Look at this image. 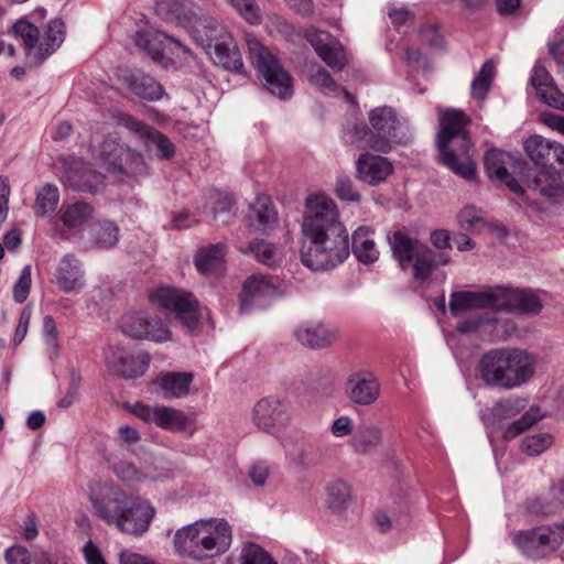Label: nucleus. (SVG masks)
Segmentation results:
<instances>
[{
  "mask_svg": "<svg viewBox=\"0 0 564 564\" xmlns=\"http://www.w3.org/2000/svg\"><path fill=\"white\" fill-rule=\"evenodd\" d=\"M301 230V261L312 271L333 269L348 258V232L329 195L318 192L305 198Z\"/></svg>",
  "mask_w": 564,
  "mask_h": 564,
  "instance_id": "1",
  "label": "nucleus"
},
{
  "mask_svg": "<svg viewBox=\"0 0 564 564\" xmlns=\"http://www.w3.org/2000/svg\"><path fill=\"white\" fill-rule=\"evenodd\" d=\"M89 490L96 514L107 524L132 536H142L149 531L156 514L149 499L112 482H94Z\"/></svg>",
  "mask_w": 564,
  "mask_h": 564,
  "instance_id": "2",
  "label": "nucleus"
},
{
  "mask_svg": "<svg viewBox=\"0 0 564 564\" xmlns=\"http://www.w3.org/2000/svg\"><path fill=\"white\" fill-rule=\"evenodd\" d=\"M176 554L202 564H215L231 547L234 528L226 518H200L177 529L173 535Z\"/></svg>",
  "mask_w": 564,
  "mask_h": 564,
  "instance_id": "3",
  "label": "nucleus"
},
{
  "mask_svg": "<svg viewBox=\"0 0 564 564\" xmlns=\"http://www.w3.org/2000/svg\"><path fill=\"white\" fill-rule=\"evenodd\" d=\"M468 117L460 110L447 109L440 113L437 149L444 166L455 174L473 180L476 166L470 154V141L466 131Z\"/></svg>",
  "mask_w": 564,
  "mask_h": 564,
  "instance_id": "4",
  "label": "nucleus"
},
{
  "mask_svg": "<svg viewBox=\"0 0 564 564\" xmlns=\"http://www.w3.org/2000/svg\"><path fill=\"white\" fill-rule=\"evenodd\" d=\"M535 369V356L519 348L492 349L479 362L480 377L487 384L509 390L527 383Z\"/></svg>",
  "mask_w": 564,
  "mask_h": 564,
  "instance_id": "5",
  "label": "nucleus"
},
{
  "mask_svg": "<svg viewBox=\"0 0 564 564\" xmlns=\"http://www.w3.org/2000/svg\"><path fill=\"white\" fill-rule=\"evenodd\" d=\"M369 121L373 132L365 124H356L350 131V142L360 149L388 152L393 144L406 142L409 139L408 126L397 118L392 108L379 107L371 110Z\"/></svg>",
  "mask_w": 564,
  "mask_h": 564,
  "instance_id": "6",
  "label": "nucleus"
},
{
  "mask_svg": "<svg viewBox=\"0 0 564 564\" xmlns=\"http://www.w3.org/2000/svg\"><path fill=\"white\" fill-rule=\"evenodd\" d=\"M98 159L108 175L116 182L129 183L144 177L149 173L143 155L121 144L115 135L104 139L98 151Z\"/></svg>",
  "mask_w": 564,
  "mask_h": 564,
  "instance_id": "7",
  "label": "nucleus"
},
{
  "mask_svg": "<svg viewBox=\"0 0 564 564\" xmlns=\"http://www.w3.org/2000/svg\"><path fill=\"white\" fill-rule=\"evenodd\" d=\"M194 40L209 54L215 64L231 72H241V54L227 29L218 23H199L193 31Z\"/></svg>",
  "mask_w": 564,
  "mask_h": 564,
  "instance_id": "8",
  "label": "nucleus"
},
{
  "mask_svg": "<svg viewBox=\"0 0 564 564\" xmlns=\"http://www.w3.org/2000/svg\"><path fill=\"white\" fill-rule=\"evenodd\" d=\"M249 58L265 83L267 89L280 99H288L293 95V79L273 55L254 36L247 35Z\"/></svg>",
  "mask_w": 564,
  "mask_h": 564,
  "instance_id": "9",
  "label": "nucleus"
},
{
  "mask_svg": "<svg viewBox=\"0 0 564 564\" xmlns=\"http://www.w3.org/2000/svg\"><path fill=\"white\" fill-rule=\"evenodd\" d=\"M149 301L161 308L174 311L177 319L189 332L198 323V307L195 297L185 291L169 286L158 288L149 294Z\"/></svg>",
  "mask_w": 564,
  "mask_h": 564,
  "instance_id": "10",
  "label": "nucleus"
},
{
  "mask_svg": "<svg viewBox=\"0 0 564 564\" xmlns=\"http://www.w3.org/2000/svg\"><path fill=\"white\" fill-rule=\"evenodd\" d=\"M132 413L145 423L154 424L170 433L192 434L196 430L194 420L184 411L173 406L137 403L132 408Z\"/></svg>",
  "mask_w": 564,
  "mask_h": 564,
  "instance_id": "11",
  "label": "nucleus"
},
{
  "mask_svg": "<svg viewBox=\"0 0 564 564\" xmlns=\"http://www.w3.org/2000/svg\"><path fill=\"white\" fill-rule=\"evenodd\" d=\"M252 422L258 430L278 436L292 422L291 406L279 397L262 398L252 409Z\"/></svg>",
  "mask_w": 564,
  "mask_h": 564,
  "instance_id": "12",
  "label": "nucleus"
},
{
  "mask_svg": "<svg viewBox=\"0 0 564 564\" xmlns=\"http://www.w3.org/2000/svg\"><path fill=\"white\" fill-rule=\"evenodd\" d=\"M345 393L351 403L368 406L380 398L381 384L371 370L357 369L348 375Z\"/></svg>",
  "mask_w": 564,
  "mask_h": 564,
  "instance_id": "13",
  "label": "nucleus"
},
{
  "mask_svg": "<svg viewBox=\"0 0 564 564\" xmlns=\"http://www.w3.org/2000/svg\"><path fill=\"white\" fill-rule=\"evenodd\" d=\"M104 356L109 370L128 379L142 376L149 366L148 354H133L119 346H109Z\"/></svg>",
  "mask_w": 564,
  "mask_h": 564,
  "instance_id": "14",
  "label": "nucleus"
},
{
  "mask_svg": "<svg viewBox=\"0 0 564 564\" xmlns=\"http://www.w3.org/2000/svg\"><path fill=\"white\" fill-rule=\"evenodd\" d=\"M305 39L315 50L321 59L334 70H343L348 62L347 54L341 43L330 33L308 29Z\"/></svg>",
  "mask_w": 564,
  "mask_h": 564,
  "instance_id": "15",
  "label": "nucleus"
},
{
  "mask_svg": "<svg viewBox=\"0 0 564 564\" xmlns=\"http://www.w3.org/2000/svg\"><path fill=\"white\" fill-rule=\"evenodd\" d=\"M116 120L119 126L134 133L147 147L155 145L161 159L169 160L174 156L175 148L173 143L160 131L126 112L118 113Z\"/></svg>",
  "mask_w": 564,
  "mask_h": 564,
  "instance_id": "16",
  "label": "nucleus"
},
{
  "mask_svg": "<svg viewBox=\"0 0 564 564\" xmlns=\"http://www.w3.org/2000/svg\"><path fill=\"white\" fill-rule=\"evenodd\" d=\"M278 294V288L262 274L248 278L240 294V310L249 312L253 307L267 306L270 299Z\"/></svg>",
  "mask_w": 564,
  "mask_h": 564,
  "instance_id": "17",
  "label": "nucleus"
},
{
  "mask_svg": "<svg viewBox=\"0 0 564 564\" xmlns=\"http://www.w3.org/2000/svg\"><path fill=\"white\" fill-rule=\"evenodd\" d=\"M293 336L301 345L312 349L332 346L337 339V329L319 322H306L293 329Z\"/></svg>",
  "mask_w": 564,
  "mask_h": 564,
  "instance_id": "18",
  "label": "nucleus"
},
{
  "mask_svg": "<svg viewBox=\"0 0 564 564\" xmlns=\"http://www.w3.org/2000/svg\"><path fill=\"white\" fill-rule=\"evenodd\" d=\"M496 311L538 313L542 308L539 297L524 290L496 288Z\"/></svg>",
  "mask_w": 564,
  "mask_h": 564,
  "instance_id": "19",
  "label": "nucleus"
},
{
  "mask_svg": "<svg viewBox=\"0 0 564 564\" xmlns=\"http://www.w3.org/2000/svg\"><path fill=\"white\" fill-rule=\"evenodd\" d=\"M514 165L516 159L499 149H491L485 155V170L488 176L506 184L512 192L520 193L522 187L509 172Z\"/></svg>",
  "mask_w": 564,
  "mask_h": 564,
  "instance_id": "20",
  "label": "nucleus"
},
{
  "mask_svg": "<svg viewBox=\"0 0 564 564\" xmlns=\"http://www.w3.org/2000/svg\"><path fill=\"white\" fill-rule=\"evenodd\" d=\"M118 78L123 87L141 99L156 101L163 97L164 89L162 85L140 70H121Z\"/></svg>",
  "mask_w": 564,
  "mask_h": 564,
  "instance_id": "21",
  "label": "nucleus"
},
{
  "mask_svg": "<svg viewBox=\"0 0 564 564\" xmlns=\"http://www.w3.org/2000/svg\"><path fill=\"white\" fill-rule=\"evenodd\" d=\"M356 172L360 181L369 185H377L392 174L393 165L381 155L362 153L356 162Z\"/></svg>",
  "mask_w": 564,
  "mask_h": 564,
  "instance_id": "22",
  "label": "nucleus"
},
{
  "mask_svg": "<svg viewBox=\"0 0 564 564\" xmlns=\"http://www.w3.org/2000/svg\"><path fill=\"white\" fill-rule=\"evenodd\" d=\"M135 44L148 51L150 56L154 61H161L163 57V50L165 44H173L178 51H173L178 57L192 56L191 50L181 43L177 39L173 36H169L166 33L161 31H155L153 33L149 32H138L134 37Z\"/></svg>",
  "mask_w": 564,
  "mask_h": 564,
  "instance_id": "23",
  "label": "nucleus"
},
{
  "mask_svg": "<svg viewBox=\"0 0 564 564\" xmlns=\"http://www.w3.org/2000/svg\"><path fill=\"white\" fill-rule=\"evenodd\" d=\"M496 288L481 292L463 291L453 293L449 301V310L454 316L477 308H491L496 311Z\"/></svg>",
  "mask_w": 564,
  "mask_h": 564,
  "instance_id": "24",
  "label": "nucleus"
},
{
  "mask_svg": "<svg viewBox=\"0 0 564 564\" xmlns=\"http://www.w3.org/2000/svg\"><path fill=\"white\" fill-rule=\"evenodd\" d=\"M530 83L538 97L547 106L564 110V94L558 89L554 79L540 64H535L530 77Z\"/></svg>",
  "mask_w": 564,
  "mask_h": 564,
  "instance_id": "25",
  "label": "nucleus"
},
{
  "mask_svg": "<svg viewBox=\"0 0 564 564\" xmlns=\"http://www.w3.org/2000/svg\"><path fill=\"white\" fill-rule=\"evenodd\" d=\"M56 283L66 293L78 292L85 285L82 263L72 254L63 257L55 274Z\"/></svg>",
  "mask_w": 564,
  "mask_h": 564,
  "instance_id": "26",
  "label": "nucleus"
},
{
  "mask_svg": "<svg viewBox=\"0 0 564 564\" xmlns=\"http://www.w3.org/2000/svg\"><path fill=\"white\" fill-rule=\"evenodd\" d=\"M278 221V213L267 196H259L250 207L247 226L253 232L264 234L271 230Z\"/></svg>",
  "mask_w": 564,
  "mask_h": 564,
  "instance_id": "27",
  "label": "nucleus"
},
{
  "mask_svg": "<svg viewBox=\"0 0 564 564\" xmlns=\"http://www.w3.org/2000/svg\"><path fill=\"white\" fill-rule=\"evenodd\" d=\"M388 241L392 251L393 258L399 262L402 270H410L412 262L419 252V249L424 245L417 239L411 238L402 230H395L388 235Z\"/></svg>",
  "mask_w": 564,
  "mask_h": 564,
  "instance_id": "28",
  "label": "nucleus"
},
{
  "mask_svg": "<svg viewBox=\"0 0 564 564\" xmlns=\"http://www.w3.org/2000/svg\"><path fill=\"white\" fill-rule=\"evenodd\" d=\"M528 186L546 197L564 193L561 174L553 166H541L533 175L527 176Z\"/></svg>",
  "mask_w": 564,
  "mask_h": 564,
  "instance_id": "29",
  "label": "nucleus"
},
{
  "mask_svg": "<svg viewBox=\"0 0 564 564\" xmlns=\"http://www.w3.org/2000/svg\"><path fill=\"white\" fill-rule=\"evenodd\" d=\"M383 429L376 422H362L352 435L350 446L356 454L366 455L381 446Z\"/></svg>",
  "mask_w": 564,
  "mask_h": 564,
  "instance_id": "30",
  "label": "nucleus"
},
{
  "mask_svg": "<svg viewBox=\"0 0 564 564\" xmlns=\"http://www.w3.org/2000/svg\"><path fill=\"white\" fill-rule=\"evenodd\" d=\"M451 262V257L446 252H436L426 245H423L416 253L412 267L413 276L416 280H426L438 267Z\"/></svg>",
  "mask_w": 564,
  "mask_h": 564,
  "instance_id": "31",
  "label": "nucleus"
},
{
  "mask_svg": "<svg viewBox=\"0 0 564 564\" xmlns=\"http://www.w3.org/2000/svg\"><path fill=\"white\" fill-rule=\"evenodd\" d=\"M109 468L118 479L127 485H142L141 464L137 465L128 458L121 449H116L107 455Z\"/></svg>",
  "mask_w": 564,
  "mask_h": 564,
  "instance_id": "32",
  "label": "nucleus"
},
{
  "mask_svg": "<svg viewBox=\"0 0 564 564\" xmlns=\"http://www.w3.org/2000/svg\"><path fill=\"white\" fill-rule=\"evenodd\" d=\"M68 184L79 191L97 192L105 185V177L80 162L73 163L66 172Z\"/></svg>",
  "mask_w": 564,
  "mask_h": 564,
  "instance_id": "33",
  "label": "nucleus"
},
{
  "mask_svg": "<svg viewBox=\"0 0 564 564\" xmlns=\"http://www.w3.org/2000/svg\"><path fill=\"white\" fill-rule=\"evenodd\" d=\"M226 246L224 243L208 245L197 250L194 264L202 274L221 272L225 269Z\"/></svg>",
  "mask_w": 564,
  "mask_h": 564,
  "instance_id": "34",
  "label": "nucleus"
},
{
  "mask_svg": "<svg viewBox=\"0 0 564 564\" xmlns=\"http://www.w3.org/2000/svg\"><path fill=\"white\" fill-rule=\"evenodd\" d=\"M352 252L356 258L365 263L370 264L379 259V249L375 241V231L368 226L357 228L352 234Z\"/></svg>",
  "mask_w": 564,
  "mask_h": 564,
  "instance_id": "35",
  "label": "nucleus"
},
{
  "mask_svg": "<svg viewBox=\"0 0 564 564\" xmlns=\"http://www.w3.org/2000/svg\"><path fill=\"white\" fill-rule=\"evenodd\" d=\"M65 24L58 19H52L44 28L37 44V62L52 55L65 40Z\"/></svg>",
  "mask_w": 564,
  "mask_h": 564,
  "instance_id": "36",
  "label": "nucleus"
},
{
  "mask_svg": "<svg viewBox=\"0 0 564 564\" xmlns=\"http://www.w3.org/2000/svg\"><path fill=\"white\" fill-rule=\"evenodd\" d=\"M513 543L521 554L529 558L541 560L546 557L540 527L516 532Z\"/></svg>",
  "mask_w": 564,
  "mask_h": 564,
  "instance_id": "37",
  "label": "nucleus"
},
{
  "mask_svg": "<svg viewBox=\"0 0 564 564\" xmlns=\"http://www.w3.org/2000/svg\"><path fill=\"white\" fill-rule=\"evenodd\" d=\"M193 378L192 372H169L158 380V386L163 398L181 399L188 394Z\"/></svg>",
  "mask_w": 564,
  "mask_h": 564,
  "instance_id": "38",
  "label": "nucleus"
},
{
  "mask_svg": "<svg viewBox=\"0 0 564 564\" xmlns=\"http://www.w3.org/2000/svg\"><path fill=\"white\" fill-rule=\"evenodd\" d=\"M148 313L145 312H129L120 319L121 332L137 340H145V338H160L161 334L148 332Z\"/></svg>",
  "mask_w": 564,
  "mask_h": 564,
  "instance_id": "39",
  "label": "nucleus"
},
{
  "mask_svg": "<svg viewBox=\"0 0 564 564\" xmlns=\"http://www.w3.org/2000/svg\"><path fill=\"white\" fill-rule=\"evenodd\" d=\"M94 207L84 202H75L63 205L59 209L62 223L68 228H77L88 223L94 217Z\"/></svg>",
  "mask_w": 564,
  "mask_h": 564,
  "instance_id": "40",
  "label": "nucleus"
},
{
  "mask_svg": "<svg viewBox=\"0 0 564 564\" xmlns=\"http://www.w3.org/2000/svg\"><path fill=\"white\" fill-rule=\"evenodd\" d=\"M326 501L334 511H341L352 501L351 486L343 480L335 479L326 486Z\"/></svg>",
  "mask_w": 564,
  "mask_h": 564,
  "instance_id": "41",
  "label": "nucleus"
},
{
  "mask_svg": "<svg viewBox=\"0 0 564 564\" xmlns=\"http://www.w3.org/2000/svg\"><path fill=\"white\" fill-rule=\"evenodd\" d=\"M41 338L44 346V352L50 359V361H54L59 357L61 348H59V333L57 330V325L54 318L50 315L43 317L42 321V329H41Z\"/></svg>",
  "mask_w": 564,
  "mask_h": 564,
  "instance_id": "42",
  "label": "nucleus"
},
{
  "mask_svg": "<svg viewBox=\"0 0 564 564\" xmlns=\"http://www.w3.org/2000/svg\"><path fill=\"white\" fill-rule=\"evenodd\" d=\"M248 249L253 253L258 261L268 267H276L281 264L284 258L281 248L263 240L251 242L248 246Z\"/></svg>",
  "mask_w": 564,
  "mask_h": 564,
  "instance_id": "43",
  "label": "nucleus"
},
{
  "mask_svg": "<svg viewBox=\"0 0 564 564\" xmlns=\"http://www.w3.org/2000/svg\"><path fill=\"white\" fill-rule=\"evenodd\" d=\"M541 417L539 408L531 406L518 420L512 421L505 427L502 432L503 440L510 441L516 438L536 424Z\"/></svg>",
  "mask_w": 564,
  "mask_h": 564,
  "instance_id": "44",
  "label": "nucleus"
},
{
  "mask_svg": "<svg viewBox=\"0 0 564 564\" xmlns=\"http://www.w3.org/2000/svg\"><path fill=\"white\" fill-rule=\"evenodd\" d=\"M552 141L541 137L531 135L524 141V151L530 160L538 166H545L551 155Z\"/></svg>",
  "mask_w": 564,
  "mask_h": 564,
  "instance_id": "45",
  "label": "nucleus"
},
{
  "mask_svg": "<svg viewBox=\"0 0 564 564\" xmlns=\"http://www.w3.org/2000/svg\"><path fill=\"white\" fill-rule=\"evenodd\" d=\"M119 227L110 220L98 221L94 227V242L98 248H112L119 241Z\"/></svg>",
  "mask_w": 564,
  "mask_h": 564,
  "instance_id": "46",
  "label": "nucleus"
},
{
  "mask_svg": "<svg viewBox=\"0 0 564 564\" xmlns=\"http://www.w3.org/2000/svg\"><path fill=\"white\" fill-rule=\"evenodd\" d=\"M540 531L546 556L560 550L564 544V522L540 525Z\"/></svg>",
  "mask_w": 564,
  "mask_h": 564,
  "instance_id": "47",
  "label": "nucleus"
},
{
  "mask_svg": "<svg viewBox=\"0 0 564 564\" xmlns=\"http://www.w3.org/2000/svg\"><path fill=\"white\" fill-rule=\"evenodd\" d=\"M525 408V400L521 398H507L497 401L490 409V414L496 421L511 419Z\"/></svg>",
  "mask_w": 564,
  "mask_h": 564,
  "instance_id": "48",
  "label": "nucleus"
},
{
  "mask_svg": "<svg viewBox=\"0 0 564 564\" xmlns=\"http://www.w3.org/2000/svg\"><path fill=\"white\" fill-rule=\"evenodd\" d=\"M238 562L239 564H276L265 550L251 542L241 545Z\"/></svg>",
  "mask_w": 564,
  "mask_h": 564,
  "instance_id": "49",
  "label": "nucleus"
},
{
  "mask_svg": "<svg viewBox=\"0 0 564 564\" xmlns=\"http://www.w3.org/2000/svg\"><path fill=\"white\" fill-rule=\"evenodd\" d=\"M554 438L550 433H538L525 436L521 442V452L528 456H538L553 445Z\"/></svg>",
  "mask_w": 564,
  "mask_h": 564,
  "instance_id": "50",
  "label": "nucleus"
},
{
  "mask_svg": "<svg viewBox=\"0 0 564 564\" xmlns=\"http://www.w3.org/2000/svg\"><path fill=\"white\" fill-rule=\"evenodd\" d=\"M494 68L495 66L491 61H487L482 64L471 83V95L474 98L479 100L485 99L491 85Z\"/></svg>",
  "mask_w": 564,
  "mask_h": 564,
  "instance_id": "51",
  "label": "nucleus"
},
{
  "mask_svg": "<svg viewBox=\"0 0 564 564\" xmlns=\"http://www.w3.org/2000/svg\"><path fill=\"white\" fill-rule=\"evenodd\" d=\"M232 207L231 197L217 189H210L206 196L204 208L213 218L220 214L229 213Z\"/></svg>",
  "mask_w": 564,
  "mask_h": 564,
  "instance_id": "52",
  "label": "nucleus"
},
{
  "mask_svg": "<svg viewBox=\"0 0 564 564\" xmlns=\"http://www.w3.org/2000/svg\"><path fill=\"white\" fill-rule=\"evenodd\" d=\"M163 459H153L152 462L141 463L142 484L156 482L169 478L172 474L171 468Z\"/></svg>",
  "mask_w": 564,
  "mask_h": 564,
  "instance_id": "53",
  "label": "nucleus"
},
{
  "mask_svg": "<svg viewBox=\"0 0 564 564\" xmlns=\"http://www.w3.org/2000/svg\"><path fill=\"white\" fill-rule=\"evenodd\" d=\"M308 82L325 94H335L339 90L329 73L318 65H312L307 70Z\"/></svg>",
  "mask_w": 564,
  "mask_h": 564,
  "instance_id": "54",
  "label": "nucleus"
},
{
  "mask_svg": "<svg viewBox=\"0 0 564 564\" xmlns=\"http://www.w3.org/2000/svg\"><path fill=\"white\" fill-rule=\"evenodd\" d=\"M59 200L56 186L47 184L37 193V216H44L54 212Z\"/></svg>",
  "mask_w": 564,
  "mask_h": 564,
  "instance_id": "55",
  "label": "nucleus"
},
{
  "mask_svg": "<svg viewBox=\"0 0 564 564\" xmlns=\"http://www.w3.org/2000/svg\"><path fill=\"white\" fill-rule=\"evenodd\" d=\"M12 32L23 41L26 52L35 46V26L26 18L19 19L12 25Z\"/></svg>",
  "mask_w": 564,
  "mask_h": 564,
  "instance_id": "56",
  "label": "nucleus"
},
{
  "mask_svg": "<svg viewBox=\"0 0 564 564\" xmlns=\"http://www.w3.org/2000/svg\"><path fill=\"white\" fill-rule=\"evenodd\" d=\"M32 286V269L31 265H26L21 274L19 280L13 285V300L17 303H23L31 291Z\"/></svg>",
  "mask_w": 564,
  "mask_h": 564,
  "instance_id": "57",
  "label": "nucleus"
},
{
  "mask_svg": "<svg viewBox=\"0 0 564 564\" xmlns=\"http://www.w3.org/2000/svg\"><path fill=\"white\" fill-rule=\"evenodd\" d=\"M271 465L265 460L254 462L248 471L251 482L256 487H264L271 476Z\"/></svg>",
  "mask_w": 564,
  "mask_h": 564,
  "instance_id": "58",
  "label": "nucleus"
},
{
  "mask_svg": "<svg viewBox=\"0 0 564 564\" xmlns=\"http://www.w3.org/2000/svg\"><path fill=\"white\" fill-rule=\"evenodd\" d=\"M335 193L341 200L358 203L361 199V195L355 188L352 181L348 177L337 178Z\"/></svg>",
  "mask_w": 564,
  "mask_h": 564,
  "instance_id": "59",
  "label": "nucleus"
},
{
  "mask_svg": "<svg viewBox=\"0 0 564 564\" xmlns=\"http://www.w3.org/2000/svg\"><path fill=\"white\" fill-rule=\"evenodd\" d=\"M227 2L249 22L258 21V7L254 0H227Z\"/></svg>",
  "mask_w": 564,
  "mask_h": 564,
  "instance_id": "60",
  "label": "nucleus"
},
{
  "mask_svg": "<svg viewBox=\"0 0 564 564\" xmlns=\"http://www.w3.org/2000/svg\"><path fill=\"white\" fill-rule=\"evenodd\" d=\"M286 459L299 468H308L312 466L311 452L303 445L296 446L295 448L288 451Z\"/></svg>",
  "mask_w": 564,
  "mask_h": 564,
  "instance_id": "61",
  "label": "nucleus"
},
{
  "mask_svg": "<svg viewBox=\"0 0 564 564\" xmlns=\"http://www.w3.org/2000/svg\"><path fill=\"white\" fill-rule=\"evenodd\" d=\"M4 557L8 564H34L32 555L21 545L9 547L6 551Z\"/></svg>",
  "mask_w": 564,
  "mask_h": 564,
  "instance_id": "62",
  "label": "nucleus"
},
{
  "mask_svg": "<svg viewBox=\"0 0 564 564\" xmlns=\"http://www.w3.org/2000/svg\"><path fill=\"white\" fill-rule=\"evenodd\" d=\"M457 219L463 229L470 230L481 221V216L475 207L466 206L458 213Z\"/></svg>",
  "mask_w": 564,
  "mask_h": 564,
  "instance_id": "63",
  "label": "nucleus"
},
{
  "mask_svg": "<svg viewBox=\"0 0 564 564\" xmlns=\"http://www.w3.org/2000/svg\"><path fill=\"white\" fill-rule=\"evenodd\" d=\"M329 430L334 437L341 438L349 436L354 432L352 420L347 415L339 416L333 421Z\"/></svg>",
  "mask_w": 564,
  "mask_h": 564,
  "instance_id": "64",
  "label": "nucleus"
}]
</instances>
